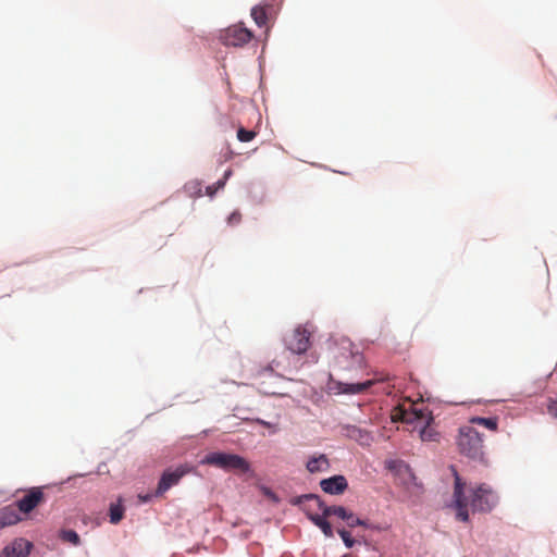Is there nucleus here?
Wrapping results in <instances>:
<instances>
[{
    "mask_svg": "<svg viewBox=\"0 0 557 557\" xmlns=\"http://www.w3.org/2000/svg\"><path fill=\"white\" fill-rule=\"evenodd\" d=\"M332 356L343 369H354L363 363L362 354L349 339H342L338 347L332 348Z\"/></svg>",
    "mask_w": 557,
    "mask_h": 557,
    "instance_id": "39448f33",
    "label": "nucleus"
},
{
    "mask_svg": "<svg viewBox=\"0 0 557 557\" xmlns=\"http://www.w3.org/2000/svg\"><path fill=\"white\" fill-rule=\"evenodd\" d=\"M357 434H358V440L359 441H363V440L368 441V438H369V435H368L367 432H363V431H361L360 429H357V428H352L350 433H349V435L351 437H356Z\"/></svg>",
    "mask_w": 557,
    "mask_h": 557,
    "instance_id": "bb28decb",
    "label": "nucleus"
},
{
    "mask_svg": "<svg viewBox=\"0 0 557 557\" xmlns=\"http://www.w3.org/2000/svg\"><path fill=\"white\" fill-rule=\"evenodd\" d=\"M384 380H386V377L368 380V381L362 382V383H343V382H337L336 383V389L338 391V393H342V394H362L368 388H370L375 382L384 381Z\"/></svg>",
    "mask_w": 557,
    "mask_h": 557,
    "instance_id": "ddd939ff",
    "label": "nucleus"
},
{
    "mask_svg": "<svg viewBox=\"0 0 557 557\" xmlns=\"http://www.w3.org/2000/svg\"><path fill=\"white\" fill-rule=\"evenodd\" d=\"M306 468L310 473L325 472L330 469V461L326 455L321 454L319 456L311 457L307 461Z\"/></svg>",
    "mask_w": 557,
    "mask_h": 557,
    "instance_id": "2eb2a0df",
    "label": "nucleus"
},
{
    "mask_svg": "<svg viewBox=\"0 0 557 557\" xmlns=\"http://www.w3.org/2000/svg\"><path fill=\"white\" fill-rule=\"evenodd\" d=\"M202 465H209L224 471H235L240 474L252 472L248 460L236 454L214 451L205 456Z\"/></svg>",
    "mask_w": 557,
    "mask_h": 557,
    "instance_id": "20e7f679",
    "label": "nucleus"
},
{
    "mask_svg": "<svg viewBox=\"0 0 557 557\" xmlns=\"http://www.w3.org/2000/svg\"><path fill=\"white\" fill-rule=\"evenodd\" d=\"M18 509L13 506L4 507L0 512V529L4 527L13 525L20 522L22 519L17 512Z\"/></svg>",
    "mask_w": 557,
    "mask_h": 557,
    "instance_id": "dca6fc26",
    "label": "nucleus"
},
{
    "mask_svg": "<svg viewBox=\"0 0 557 557\" xmlns=\"http://www.w3.org/2000/svg\"><path fill=\"white\" fill-rule=\"evenodd\" d=\"M257 136V132L249 131L244 127L237 129V139L242 143H249Z\"/></svg>",
    "mask_w": 557,
    "mask_h": 557,
    "instance_id": "4be33fe9",
    "label": "nucleus"
},
{
    "mask_svg": "<svg viewBox=\"0 0 557 557\" xmlns=\"http://www.w3.org/2000/svg\"><path fill=\"white\" fill-rule=\"evenodd\" d=\"M251 16L258 26H264L268 21L267 11L262 7H255L251 10Z\"/></svg>",
    "mask_w": 557,
    "mask_h": 557,
    "instance_id": "6ab92c4d",
    "label": "nucleus"
},
{
    "mask_svg": "<svg viewBox=\"0 0 557 557\" xmlns=\"http://www.w3.org/2000/svg\"><path fill=\"white\" fill-rule=\"evenodd\" d=\"M258 422H259L260 424H262V425L267 426V428H270V426H271V424H270L269 422H265V421H263V420H258Z\"/></svg>",
    "mask_w": 557,
    "mask_h": 557,
    "instance_id": "c756f323",
    "label": "nucleus"
},
{
    "mask_svg": "<svg viewBox=\"0 0 557 557\" xmlns=\"http://www.w3.org/2000/svg\"><path fill=\"white\" fill-rule=\"evenodd\" d=\"M251 38V32L239 25L230 26L220 35L222 44L228 47H242L248 44Z\"/></svg>",
    "mask_w": 557,
    "mask_h": 557,
    "instance_id": "1a4fd4ad",
    "label": "nucleus"
},
{
    "mask_svg": "<svg viewBox=\"0 0 557 557\" xmlns=\"http://www.w3.org/2000/svg\"><path fill=\"white\" fill-rule=\"evenodd\" d=\"M307 498L315 502L317 506L322 510L324 517L336 516L345 521L346 518H350V516H348V510L342 506H326L317 495H308Z\"/></svg>",
    "mask_w": 557,
    "mask_h": 557,
    "instance_id": "4468645a",
    "label": "nucleus"
},
{
    "mask_svg": "<svg viewBox=\"0 0 557 557\" xmlns=\"http://www.w3.org/2000/svg\"><path fill=\"white\" fill-rule=\"evenodd\" d=\"M348 516H350V518H346V522L349 528H354L356 525L368 527V523L364 520L356 517L352 512L348 511Z\"/></svg>",
    "mask_w": 557,
    "mask_h": 557,
    "instance_id": "b1692460",
    "label": "nucleus"
},
{
    "mask_svg": "<svg viewBox=\"0 0 557 557\" xmlns=\"http://www.w3.org/2000/svg\"><path fill=\"white\" fill-rule=\"evenodd\" d=\"M231 174H232V171H231V170H228V171H226V172H225V174H224V176H223V178H222V180L224 181V183H225V182H226V180L231 176Z\"/></svg>",
    "mask_w": 557,
    "mask_h": 557,
    "instance_id": "c85d7f7f",
    "label": "nucleus"
},
{
    "mask_svg": "<svg viewBox=\"0 0 557 557\" xmlns=\"http://www.w3.org/2000/svg\"><path fill=\"white\" fill-rule=\"evenodd\" d=\"M188 471V468L183 466L176 468L173 471H164L158 484L157 495H162L173 485H176Z\"/></svg>",
    "mask_w": 557,
    "mask_h": 557,
    "instance_id": "9b49d317",
    "label": "nucleus"
},
{
    "mask_svg": "<svg viewBox=\"0 0 557 557\" xmlns=\"http://www.w3.org/2000/svg\"><path fill=\"white\" fill-rule=\"evenodd\" d=\"M44 486L30 487L26 491L25 495L16 502V508L20 512L28 515L35 508L46 502Z\"/></svg>",
    "mask_w": 557,
    "mask_h": 557,
    "instance_id": "6e6552de",
    "label": "nucleus"
},
{
    "mask_svg": "<svg viewBox=\"0 0 557 557\" xmlns=\"http://www.w3.org/2000/svg\"><path fill=\"white\" fill-rule=\"evenodd\" d=\"M455 476L454 499L457 508V519L468 521V508L472 511L488 512L498 503V497L494 491L486 484H481L476 488H469L466 492V484L461 481L457 470L453 468Z\"/></svg>",
    "mask_w": 557,
    "mask_h": 557,
    "instance_id": "f257e3e1",
    "label": "nucleus"
},
{
    "mask_svg": "<svg viewBox=\"0 0 557 557\" xmlns=\"http://www.w3.org/2000/svg\"><path fill=\"white\" fill-rule=\"evenodd\" d=\"M394 421L400 420L407 424H414V430L419 431V436L425 443H438L441 433L434 423L432 411L422 403H409V406H397L392 414Z\"/></svg>",
    "mask_w": 557,
    "mask_h": 557,
    "instance_id": "f03ea898",
    "label": "nucleus"
},
{
    "mask_svg": "<svg viewBox=\"0 0 557 557\" xmlns=\"http://www.w3.org/2000/svg\"><path fill=\"white\" fill-rule=\"evenodd\" d=\"M299 367L298 360H296V356L287 355L283 352L272 360V362L265 368L258 370L256 375L263 376L267 373H271L273 371H278L281 376H284L283 373H290L294 370H297Z\"/></svg>",
    "mask_w": 557,
    "mask_h": 557,
    "instance_id": "0eeeda50",
    "label": "nucleus"
},
{
    "mask_svg": "<svg viewBox=\"0 0 557 557\" xmlns=\"http://www.w3.org/2000/svg\"><path fill=\"white\" fill-rule=\"evenodd\" d=\"M33 548V543L18 537L5 545L0 553V557H28Z\"/></svg>",
    "mask_w": 557,
    "mask_h": 557,
    "instance_id": "9d476101",
    "label": "nucleus"
},
{
    "mask_svg": "<svg viewBox=\"0 0 557 557\" xmlns=\"http://www.w3.org/2000/svg\"><path fill=\"white\" fill-rule=\"evenodd\" d=\"M309 519L318 527L321 529V531L323 532V534L326 536V537H332L333 536V529L330 524L329 521H326V517H324L323 515L322 516H319V515H309Z\"/></svg>",
    "mask_w": 557,
    "mask_h": 557,
    "instance_id": "f3484780",
    "label": "nucleus"
},
{
    "mask_svg": "<svg viewBox=\"0 0 557 557\" xmlns=\"http://www.w3.org/2000/svg\"><path fill=\"white\" fill-rule=\"evenodd\" d=\"M283 342L290 355H304L311 346V331L304 325H298L285 334Z\"/></svg>",
    "mask_w": 557,
    "mask_h": 557,
    "instance_id": "423d86ee",
    "label": "nucleus"
},
{
    "mask_svg": "<svg viewBox=\"0 0 557 557\" xmlns=\"http://www.w3.org/2000/svg\"><path fill=\"white\" fill-rule=\"evenodd\" d=\"M320 486L324 493L341 495L347 490L348 482L344 475H334L329 479H323L320 482Z\"/></svg>",
    "mask_w": 557,
    "mask_h": 557,
    "instance_id": "f8f14e48",
    "label": "nucleus"
},
{
    "mask_svg": "<svg viewBox=\"0 0 557 557\" xmlns=\"http://www.w3.org/2000/svg\"><path fill=\"white\" fill-rule=\"evenodd\" d=\"M224 187V181L219 180L215 184L207 186L206 193L208 196L213 197L215 193Z\"/></svg>",
    "mask_w": 557,
    "mask_h": 557,
    "instance_id": "393cba45",
    "label": "nucleus"
},
{
    "mask_svg": "<svg viewBox=\"0 0 557 557\" xmlns=\"http://www.w3.org/2000/svg\"><path fill=\"white\" fill-rule=\"evenodd\" d=\"M337 532H338L339 536L342 537L343 542L345 543V545L348 548L354 546L355 541H354V539L351 537V534L348 531H346V530H338Z\"/></svg>",
    "mask_w": 557,
    "mask_h": 557,
    "instance_id": "a878e982",
    "label": "nucleus"
},
{
    "mask_svg": "<svg viewBox=\"0 0 557 557\" xmlns=\"http://www.w3.org/2000/svg\"><path fill=\"white\" fill-rule=\"evenodd\" d=\"M395 463H396L395 461L389 462V465H388L389 469H393L392 466L395 465Z\"/></svg>",
    "mask_w": 557,
    "mask_h": 557,
    "instance_id": "7c9ffc66",
    "label": "nucleus"
},
{
    "mask_svg": "<svg viewBox=\"0 0 557 557\" xmlns=\"http://www.w3.org/2000/svg\"><path fill=\"white\" fill-rule=\"evenodd\" d=\"M60 539L75 546L81 544L79 535L74 530H62L60 533Z\"/></svg>",
    "mask_w": 557,
    "mask_h": 557,
    "instance_id": "412c9836",
    "label": "nucleus"
},
{
    "mask_svg": "<svg viewBox=\"0 0 557 557\" xmlns=\"http://www.w3.org/2000/svg\"><path fill=\"white\" fill-rule=\"evenodd\" d=\"M185 189L191 197H200L202 195L201 194V184L197 181L187 183L185 185Z\"/></svg>",
    "mask_w": 557,
    "mask_h": 557,
    "instance_id": "5701e85b",
    "label": "nucleus"
},
{
    "mask_svg": "<svg viewBox=\"0 0 557 557\" xmlns=\"http://www.w3.org/2000/svg\"><path fill=\"white\" fill-rule=\"evenodd\" d=\"M470 423L482 425L491 431H496L497 425H498V419L497 418L474 417L470 420Z\"/></svg>",
    "mask_w": 557,
    "mask_h": 557,
    "instance_id": "a211bd4d",
    "label": "nucleus"
},
{
    "mask_svg": "<svg viewBox=\"0 0 557 557\" xmlns=\"http://www.w3.org/2000/svg\"><path fill=\"white\" fill-rule=\"evenodd\" d=\"M242 221V214L239 211H234L230 214L228 219H227V223L230 225H236L238 224L239 222Z\"/></svg>",
    "mask_w": 557,
    "mask_h": 557,
    "instance_id": "cd10ccee",
    "label": "nucleus"
},
{
    "mask_svg": "<svg viewBox=\"0 0 557 557\" xmlns=\"http://www.w3.org/2000/svg\"><path fill=\"white\" fill-rule=\"evenodd\" d=\"M124 516V508L121 504L110 506V522L113 524L119 523Z\"/></svg>",
    "mask_w": 557,
    "mask_h": 557,
    "instance_id": "aec40b11",
    "label": "nucleus"
},
{
    "mask_svg": "<svg viewBox=\"0 0 557 557\" xmlns=\"http://www.w3.org/2000/svg\"><path fill=\"white\" fill-rule=\"evenodd\" d=\"M456 444L461 455L479 462H486L482 435L472 425L459 428Z\"/></svg>",
    "mask_w": 557,
    "mask_h": 557,
    "instance_id": "7ed1b4c3",
    "label": "nucleus"
}]
</instances>
